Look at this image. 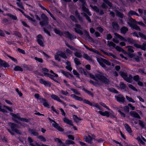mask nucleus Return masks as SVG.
Returning <instances> with one entry per match:
<instances>
[{
	"label": "nucleus",
	"instance_id": "nucleus-1",
	"mask_svg": "<svg viewBox=\"0 0 146 146\" xmlns=\"http://www.w3.org/2000/svg\"><path fill=\"white\" fill-rule=\"evenodd\" d=\"M101 74H96L94 76L92 74H90V76L91 78L96 80H99L105 84L107 83L108 82V80Z\"/></svg>",
	"mask_w": 146,
	"mask_h": 146
},
{
	"label": "nucleus",
	"instance_id": "nucleus-2",
	"mask_svg": "<svg viewBox=\"0 0 146 146\" xmlns=\"http://www.w3.org/2000/svg\"><path fill=\"white\" fill-rule=\"evenodd\" d=\"M11 115L13 117V119L14 121L20 124H21L22 122H28L29 121L28 119L20 117L19 114L17 113V114H15L13 113H11Z\"/></svg>",
	"mask_w": 146,
	"mask_h": 146
},
{
	"label": "nucleus",
	"instance_id": "nucleus-3",
	"mask_svg": "<svg viewBox=\"0 0 146 146\" xmlns=\"http://www.w3.org/2000/svg\"><path fill=\"white\" fill-rule=\"evenodd\" d=\"M114 35L116 37L119 38L121 41H123L124 42L127 41L128 43H129L131 44H134V43H136L135 40H134L132 38L128 37L126 39L124 37L116 33H114Z\"/></svg>",
	"mask_w": 146,
	"mask_h": 146
},
{
	"label": "nucleus",
	"instance_id": "nucleus-4",
	"mask_svg": "<svg viewBox=\"0 0 146 146\" xmlns=\"http://www.w3.org/2000/svg\"><path fill=\"white\" fill-rule=\"evenodd\" d=\"M40 17L42 21L40 22V25L42 27L47 25L49 20L48 17L43 13L41 14Z\"/></svg>",
	"mask_w": 146,
	"mask_h": 146
},
{
	"label": "nucleus",
	"instance_id": "nucleus-5",
	"mask_svg": "<svg viewBox=\"0 0 146 146\" xmlns=\"http://www.w3.org/2000/svg\"><path fill=\"white\" fill-rule=\"evenodd\" d=\"M98 112L100 114L103 116H106L108 117H110L112 118H114L115 117L114 113L111 110H110L109 112L107 111L104 112L101 111H99Z\"/></svg>",
	"mask_w": 146,
	"mask_h": 146
},
{
	"label": "nucleus",
	"instance_id": "nucleus-6",
	"mask_svg": "<svg viewBox=\"0 0 146 146\" xmlns=\"http://www.w3.org/2000/svg\"><path fill=\"white\" fill-rule=\"evenodd\" d=\"M36 41L38 44L41 46L44 47V45L43 40L44 38L42 35L41 34L38 35L36 37Z\"/></svg>",
	"mask_w": 146,
	"mask_h": 146
},
{
	"label": "nucleus",
	"instance_id": "nucleus-7",
	"mask_svg": "<svg viewBox=\"0 0 146 146\" xmlns=\"http://www.w3.org/2000/svg\"><path fill=\"white\" fill-rule=\"evenodd\" d=\"M121 75L125 80L129 83H131L132 81V76L129 74L128 76L127 74H121Z\"/></svg>",
	"mask_w": 146,
	"mask_h": 146
},
{
	"label": "nucleus",
	"instance_id": "nucleus-8",
	"mask_svg": "<svg viewBox=\"0 0 146 146\" xmlns=\"http://www.w3.org/2000/svg\"><path fill=\"white\" fill-rule=\"evenodd\" d=\"M122 109H123L126 112H128L129 111V108L128 106H125L123 108L122 107H119L117 108V110L120 113L122 117H124L125 116V114L124 113L121 112Z\"/></svg>",
	"mask_w": 146,
	"mask_h": 146
},
{
	"label": "nucleus",
	"instance_id": "nucleus-9",
	"mask_svg": "<svg viewBox=\"0 0 146 146\" xmlns=\"http://www.w3.org/2000/svg\"><path fill=\"white\" fill-rule=\"evenodd\" d=\"M75 27L74 29L75 31L77 33L81 35H83V33L82 31L80 30L81 29H82L81 26L79 24H75Z\"/></svg>",
	"mask_w": 146,
	"mask_h": 146
},
{
	"label": "nucleus",
	"instance_id": "nucleus-10",
	"mask_svg": "<svg viewBox=\"0 0 146 146\" xmlns=\"http://www.w3.org/2000/svg\"><path fill=\"white\" fill-rule=\"evenodd\" d=\"M134 46L137 48H140L144 51L146 50V42H144L142 45H141L137 44L135 43L133 45Z\"/></svg>",
	"mask_w": 146,
	"mask_h": 146
},
{
	"label": "nucleus",
	"instance_id": "nucleus-11",
	"mask_svg": "<svg viewBox=\"0 0 146 146\" xmlns=\"http://www.w3.org/2000/svg\"><path fill=\"white\" fill-rule=\"evenodd\" d=\"M138 34V35L136 32H134L131 34L133 36H136L137 38L139 37V35L141 38L144 40H146V35L140 32H139Z\"/></svg>",
	"mask_w": 146,
	"mask_h": 146
},
{
	"label": "nucleus",
	"instance_id": "nucleus-12",
	"mask_svg": "<svg viewBox=\"0 0 146 146\" xmlns=\"http://www.w3.org/2000/svg\"><path fill=\"white\" fill-rule=\"evenodd\" d=\"M64 34L65 36V37L72 40L73 39H75L76 38V36L70 33L68 31H65Z\"/></svg>",
	"mask_w": 146,
	"mask_h": 146
},
{
	"label": "nucleus",
	"instance_id": "nucleus-13",
	"mask_svg": "<svg viewBox=\"0 0 146 146\" xmlns=\"http://www.w3.org/2000/svg\"><path fill=\"white\" fill-rule=\"evenodd\" d=\"M7 110H8L10 111H13V110L11 108H9L5 106H4L3 107L1 106L0 103V111L4 113H7Z\"/></svg>",
	"mask_w": 146,
	"mask_h": 146
},
{
	"label": "nucleus",
	"instance_id": "nucleus-14",
	"mask_svg": "<svg viewBox=\"0 0 146 146\" xmlns=\"http://www.w3.org/2000/svg\"><path fill=\"white\" fill-rule=\"evenodd\" d=\"M44 76L49 77L54 81L58 77V75L56 74H44ZM41 76H44L43 74H40Z\"/></svg>",
	"mask_w": 146,
	"mask_h": 146
},
{
	"label": "nucleus",
	"instance_id": "nucleus-15",
	"mask_svg": "<svg viewBox=\"0 0 146 146\" xmlns=\"http://www.w3.org/2000/svg\"><path fill=\"white\" fill-rule=\"evenodd\" d=\"M8 125L11 127V129L13 131H14L17 133H20V131L18 130L17 129L18 127L17 125L11 123H9Z\"/></svg>",
	"mask_w": 146,
	"mask_h": 146
},
{
	"label": "nucleus",
	"instance_id": "nucleus-16",
	"mask_svg": "<svg viewBox=\"0 0 146 146\" xmlns=\"http://www.w3.org/2000/svg\"><path fill=\"white\" fill-rule=\"evenodd\" d=\"M90 7L97 13H99V15H100L104 14V13L103 11L102 10H100V11L98 8L96 6H93L92 5H90Z\"/></svg>",
	"mask_w": 146,
	"mask_h": 146
},
{
	"label": "nucleus",
	"instance_id": "nucleus-17",
	"mask_svg": "<svg viewBox=\"0 0 146 146\" xmlns=\"http://www.w3.org/2000/svg\"><path fill=\"white\" fill-rule=\"evenodd\" d=\"M49 120L50 121L53 122L52 123V125L54 127L56 128L58 130L60 131H62L63 129L60 127L59 125L57 124L55 121L52 119H51L49 118Z\"/></svg>",
	"mask_w": 146,
	"mask_h": 146
},
{
	"label": "nucleus",
	"instance_id": "nucleus-18",
	"mask_svg": "<svg viewBox=\"0 0 146 146\" xmlns=\"http://www.w3.org/2000/svg\"><path fill=\"white\" fill-rule=\"evenodd\" d=\"M51 97L54 100L60 102L62 103V104H63L65 106H66V104L63 101L60 100L59 98L57 96L54 94H52L51 95Z\"/></svg>",
	"mask_w": 146,
	"mask_h": 146
},
{
	"label": "nucleus",
	"instance_id": "nucleus-19",
	"mask_svg": "<svg viewBox=\"0 0 146 146\" xmlns=\"http://www.w3.org/2000/svg\"><path fill=\"white\" fill-rule=\"evenodd\" d=\"M9 64L5 61L0 58V67H3L5 68H9Z\"/></svg>",
	"mask_w": 146,
	"mask_h": 146
},
{
	"label": "nucleus",
	"instance_id": "nucleus-20",
	"mask_svg": "<svg viewBox=\"0 0 146 146\" xmlns=\"http://www.w3.org/2000/svg\"><path fill=\"white\" fill-rule=\"evenodd\" d=\"M117 100L121 103H123L125 101V98L122 95H119L117 96H115Z\"/></svg>",
	"mask_w": 146,
	"mask_h": 146
},
{
	"label": "nucleus",
	"instance_id": "nucleus-21",
	"mask_svg": "<svg viewBox=\"0 0 146 146\" xmlns=\"http://www.w3.org/2000/svg\"><path fill=\"white\" fill-rule=\"evenodd\" d=\"M39 82L41 84H44L46 87H50L51 86V83L48 81L40 79L39 80Z\"/></svg>",
	"mask_w": 146,
	"mask_h": 146
},
{
	"label": "nucleus",
	"instance_id": "nucleus-22",
	"mask_svg": "<svg viewBox=\"0 0 146 146\" xmlns=\"http://www.w3.org/2000/svg\"><path fill=\"white\" fill-rule=\"evenodd\" d=\"M56 54L57 55H59V56L64 59L67 58V56L64 52L59 51L57 52Z\"/></svg>",
	"mask_w": 146,
	"mask_h": 146
},
{
	"label": "nucleus",
	"instance_id": "nucleus-23",
	"mask_svg": "<svg viewBox=\"0 0 146 146\" xmlns=\"http://www.w3.org/2000/svg\"><path fill=\"white\" fill-rule=\"evenodd\" d=\"M129 24L131 27L133 29L139 31H141L140 27L136 24L134 23L133 22H131Z\"/></svg>",
	"mask_w": 146,
	"mask_h": 146
},
{
	"label": "nucleus",
	"instance_id": "nucleus-24",
	"mask_svg": "<svg viewBox=\"0 0 146 146\" xmlns=\"http://www.w3.org/2000/svg\"><path fill=\"white\" fill-rule=\"evenodd\" d=\"M22 67L25 69L29 71L32 70L34 68L33 66L25 64H24L22 65Z\"/></svg>",
	"mask_w": 146,
	"mask_h": 146
},
{
	"label": "nucleus",
	"instance_id": "nucleus-25",
	"mask_svg": "<svg viewBox=\"0 0 146 146\" xmlns=\"http://www.w3.org/2000/svg\"><path fill=\"white\" fill-rule=\"evenodd\" d=\"M75 15L77 18L78 19V20L81 23H82L83 22V18L80 16V14L78 13V11L76 10L75 12Z\"/></svg>",
	"mask_w": 146,
	"mask_h": 146
},
{
	"label": "nucleus",
	"instance_id": "nucleus-26",
	"mask_svg": "<svg viewBox=\"0 0 146 146\" xmlns=\"http://www.w3.org/2000/svg\"><path fill=\"white\" fill-rule=\"evenodd\" d=\"M127 15L129 17L133 15H135L138 17L140 16V15L137 13L133 10H130L128 13Z\"/></svg>",
	"mask_w": 146,
	"mask_h": 146
},
{
	"label": "nucleus",
	"instance_id": "nucleus-27",
	"mask_svg": "<svg viewBox=\"0 0 146 146\" xmlns=\"http://www.w3.org/2000/svg\"><path fill=\"white\" fill-rule=\"evenodd\" d=\"M84 46L86 48V49L90 50V51L93 52L97 54L98 55L100 54V52L98 50H94V48H89L87 45H84Z\"/></svg>",
	"mask_w": 146,
	"mask_h": 146
},
{
	"label": "nucleus",
	"instance_id": "nucleus-28",
	"mask_svg": "<svg viewBox=\"0 0 146 146\" xmlns=\"http://www.w3.org/2000/svg\"><path fill=\"white\" fill-rule=\"evenodd\" d=\"M83 57L90 62L92 63L94 62V61L87 54H84L83 55Z\"/></svg>",
	"mask_w": 146,
	"mask_h": 146
},
{
	"label": "nucleus",
	"instance_id": "nucleus-29",
	"mask_svg": "<svg viewBox=\"0 0 146 146\" xmlns=\"http://www.w3.org/2000/svg\"><path fill=\"white\" fill-rule=\"evenodd\" d=\"M115 12L116 15L117 17L122 19L123 18L124 15L123 13H121L117 10H115Z\"/></svg>",
	"mask_w": 146,
	"mask_h": 146
},
{
	"label": "nucleus",
	"instance_id": "nucleus-30",
	"mask_svg": "<svg viewBox=\"0 0 146 146\" xmlns=\"http://www.w3.org/2000/svg\"><path fill=\"white\" fill-rule=\"evenodd\" d=\"M128 28L125 26H124L121 28L120 29V32L121 33L125 34L128 31Z\"/></svg>",
	"mask_w": 146,
	"mask_h": 146
},
{
	"label": "nucleus",
	"instance_id": "nucleus-31",
	"mask_svg": "<svg viewBox=\"0 0 146 146\" xmlns=\"http://www.w3.org/2000/svg\"><path fill=\"white\" fill-rule=\"evenodd\" d=\"M93 138L92 137L89 135H88V136H86L84 137L85 141L88 143H91Z\"/></svg>",
	"mask_w": 146,
	"mask_h": 146
},
{
	"label": "nucleus",
	"instance_id": "nucleus-32",
	"mask_svg": "<svg viewBox=\"0 0 146 146\" xmlns=\"http://www.w3.org/2000/svg\"><path fill=\"white\" fill-rule=\"evenodd\" d=\"M112 25L114 29L117 30H118L119 29V26L116 22H113L112 23Z\"/></svg>",
	"mask_w": 146,
	"mask_h": 146
},
{
	"label": "nucleus",
	"instance_id": "nucleus-33",
	"mask_svg": "<svg viewBox=\"0 0 146 146\" xmlns=\"http://www.w3.org/2000/svg\"><path fill=\"white\" fill-rule=\"evenodd\" d=\"M130 115L131 116L139 118L140 119V117L139 116V115L135 111H133L130 112Z\"/></svg>",
	"mask_w": 146,
	"mask_h": 146
},
{
	"label": "nucleus",
	"instance_id": "nucleus-34",
	"mask_svg": "<svg viewBox=\"0 0 146 146\" xmlns=\"http://www.w3.org/2000/svg\"><path fill=\"white\" fill-rule=\"evenodd\" d=\"M55 141L58 142V144L59 146H66L65 144L62 142L61 140L57 138L55 139Z\"/></svg>",
	"mask_w": 146,
	"mask_h": 146
},
{
	"label": "nucleus",
	"instance_id": "nucleus-35",
	"mask_svg": "<svg viewBox=\"0 0 146 146\" xmlns=\"http://www.w3.org/2000/svg\"><path fill=\"white\" fill-rule=\"evenodd\" d=\"M82 8L83 11L86 12L90 16L92 15V14L90 12L88 8L84 6H82Z\"/></svg>",
	"mask_w": 146,
	"mask_h": 146
},
{
	"label": "nucleus",
	"instance_id": "nucleus-36",
	"mask_svg": "<svg viewBox=\"0 0 146 146\" xmlns=\"http://www.w3.org/2000/svg\"><path fill=\"white\" fill-rule=\"evenodd\" d=\"M70 96L73 98L75 100L80 101H82V99L81 98L77 96L74 94H71L70 95Z\"/></svg>",
	"mask_w": 146,
	"mask_h": 146
},
{
	"label": "nucleus",
	"instance_id": "nucleus-37",
	"mask_svg": "<svg viewBox=\"0 0 146 146\" xmlns=\"http://www.w3.org/2000/svg\"><path fill=\"white\" fill-rule=\"evenodd\" d=\"M54 33L60 36H63V32H61L60 30L56 28L54 29Z\"/></svg>",
	"mask_w": 146,
	"mask_h": 146
},
{
	"label": "nucleus",
	"instance_id": "nucleus-38",
	"mask_svg": "<svg viewBox=\"0 0 146 146\" xmlns=\"http://www.w3.org/2000/svg\"><path fill=\"white\" fill-rule=\"evenodd\" d=\"M40 102L43 103V105L45 107L48 108L49 107V105L45 99L44 98H42Z\"/></svg>",
	"mask_w": 146,
	"mask_h": 146
},
{
	"label": "nucleus",
	"instance_id": "nucleus-39",
	"mask_svg": "<svg viewBox=\"0 0 146 146\" xmlns=\"http://www.w3.org/2000/svg\"><path fill=\"white\" fill-rule=\"evenodd\" d=\"M63 119L64 123L68 124L70 125H72V122L71 120L68 119L66 117L64 118Z\"/></svg>",
	"mask_w": 146,
	"mask_h": 146
},
{
	"label": "nucleus",
	"instance_id": "nucleus-40",
	"mask_svg": "<svg viewBox=\"0 0 146 146\" xmlns=\"http://www.w3.org/2000/svg\"><path fill=\"white\" fill-rule=\"evenodd\" d=\"M7 15L14 20L16 21L17 20V17L16 16L13 15L11 13H7Z\"/></svg>",
	"mask_w": 146,
	"mask_h": 146
},
{
	"label": "nucleus",
	"instance_id": "nucleus-41",
	"mask_svg": "<svg viewBox=\"0 0 146 146\" xmlns=\"http://www.w3.org/2000/svg\"><path fill=\"white\" fill-rule=\"evenodd\" d=\"M124 126L125 129L127 132L131 133L132 132V130L130 126L127 124H125Z\"/></svg>",
	"mask_w": 146,
	"mask_h": 146
},
{
	"label": "nucleus",
	"instance_id": "nucleus-42",
	"mask_svg": "<svg viewBox=\"0 0 146 146\" xmlns=\"http://www.w3.org/2000/svg\"><path fill=\"white\" fill-rule=\"evenodd\" d=\"M38 5L39 7L41 8L44 10L46 11L50 15H51V14H52V13H51V12L49 10L46 9L44 7L42 6L40 3H38Z\"/></svg>",
	"mask_w": 146,
	"mask_h": 146
},
{
	"label": "nucleus",
	"instance_id": "nucleus-43",
	"mask_svg": "<svg viewBox=\"0 0 146 146\" xmlns=\"http://www.w3.org/2000/svg\"><path fill=\"white\" fill-rule=\"evenodd\" d=\"M73 118L75 121L76 123H78L81 120V119L78 117L76 115H74L73 116Z\"/></svg>",
	"mask_w": 146,
	"mask_h": 146
},
{
	"label": "nucleus",
	"instance_id": "nucleus-44",
	"mask_svg": "<svg viewBox=\"0 0 146 146\" xmlns=\"http://www.w3.org/2000/svg\"><path fill=\"white\" fill-rule=\"evenodd\" d=\"M14 70L16 71H21L23 72V70L22 68H21L19 66H17L15 67Z\"/></svg>",
	"mask_w": 146,
	"mask_h": 146
},
{
	"label": "nucleus",
	"instance_id": "nucleus-45",
	"mask_svg": "<svg viewBox=\"0 0 146 146\" xmlns=\"http://www.w3.org/2000/svg\"><path fill=\"white\" fill-rule=\"evenodd\" d=\"M28 142L29 143L30 145L32 146H36V144H38L37 143H36L35 144H34L33 143V140L30 137H29L28 138Z\"/></svg>",
	"mask_w": 146,
	"mask_h": 146
},
{
	"label": "nucleus",
	"instance_id": "nucleus-46",
	"mask_svg": "<svg viewBox=\"0 0 146 146\" xmlns=\"http://www.w3.org/2000/svg\"><path fill=\"white\" fill-rule=\"evenodd\" d=\"M70 18L72 21L74 22L75 23H77L78 22L77 20L74 15H70Z\"/></svg>",
	"mask_w": 146,
	"mask_h": 146
},
{
	"label": "nucleus",
	"instance_id": "nucleus-47",
	"mask_svg": "<svg viewBox=\"0 0 146 146\" xmlns=\"http://www.w3.org/2000/svg\"><path fill=\"white\" fill-rule=\"evenodd\" d=\"M125 97L127 100L129 102L134 103L135 101L131 98L127 96H125Z\"/></svg>",
	"mask_w": 146,
	"mask_h": 146
},
{
	"label": "nucleus",
	"instance_id": "nucleus-48",
	"mask_svg": "<svg viewBox=\"0 0 146 146\" xmlns=\"http://www.w3.org/2000/svg\"><path fill=\"white\" fill-rule=\"evenodd\" d=\"M107 43L109 47L113 46V48L115 47L116 44L112 42L108 41Z\"/></svg>",
	"mask_w": 146,
	"mask_h": 146
},
{
	"label": "nucleus",
	"instance_id": "nucleus-49",
	"mask_svg": "<svg viewBox=\"0 0 146 146\" xmlns=\"http://www.w3.org/2000/svg\"><path fill=\"white\" fill-rule=\"evenodd\" d=\"M74 61L76 66H78L81 64L80 60L76 58H74Z\"/></svg>",
	"mask_w": 146,
	"mask_h": 146
},
{
	"label": "nucleus",
	"instance_id": "nucleus-50",
	"mask_svg": "<svg viewBox=\"0 0 146 146\" xmlns=\"http://www.w3.org/2000/svg\"><path fill=\"white\" fill-rule=\"evenodd\" d=\"M101 60L106 65L108 66L111 65V63L108 60L103 58H101Z\"/></svg>",
	"mask_w": 146,
	"mask_h": 146
},
{
	"label": "nucleus",
	"instance_id": "nucleus-51",
	"mask_svg": "<svg viewBox=\"0 0 146 146\" xmlns=\"http://www.w3.org/2000/svg\"><path fill=\"white\" fill-rule=\"evenodd\" d=\"M126 48H127L128 51L131 53H133L134 52V50L132 49L133 47L131 46H126Z\"/></svg>",
	"mask_w": 146,
	"mask_h": 146
},
{
	"label": "nucleus",
	"instance_id": "nucleus-52",
	"mask_svg": "<svg viewBox=\"0 0 146 146\" xmlns=\"http://www.w3.org/2000/svg\"><path fill=\"white\" fill-rule=\"evenodd\" d=\"M104 2L107 4L109 7H111L112 6V3L108 0H103Z\"/></svg>",
	"mask_w": 146,
	"mask_h": 146
},
{
	"label": "nucleus",
	"instance_id": "nucleus-53",
	"mask_svg": "<svg viewBox=\"0 0 146 146\" xmlns=\"http://www.w3.org/2000/svg\"><path fill=\"white\" fill-rule=\"evenodd\" d=\"M65 44L67 47H68L71 50H77V49L76 48L70 45L68 43H65Z\"/></svg>",
	"mask_w": 146,
	"mask_h": 146
},
{
	"label": "nucleus",
	"instance_id": "nucleus-54",
	"mask_svg": "<svg viewBox=\"0 0 146 146\" xmlns=\"http://www.w3.org/2000/svg\"><path fill=\"white\" fill-rule=\"evenodd\" d=\"M84 16L86 17V19L90 23L92 22L91 20L90 17L85 13H84Z\"/></svg>",
	"mask_w": 146,
	"mask_h": 146
},
{
	"label": "nucleus",
	"instance_id": "nucleus-55",
	"mask_svg": "<svg viewBox=\"0 0 146 146\" xmlns=\"http://www.w3.org/2000/svg\"><path fill=\"white\" fill-rule=\"evenodd\" d=\"M74 54L76 56L79 58H81L82 56V55L78 51H76L74 53Z\"/></svg>",
	"mask_w": 146,
	"mask_h": 146
},
{
	"label": "nucleus",
	"instance_id": "nucleus-56",
	"mask_svg": "<svg viewBox=\"0 0 146 146\" xmlns=\"http://www.w3.org/2000/svg\"><path fill=\"white\" fill-rule=\"evenodd\" d=\"M136 139L139 143L140 144L142 145H144L145 144L144 142L141 140L139 136Z\"/></svg>",
	"mask_w": 146,
	"mask_h": 146
},
{
	"label": "nucleus",
	"instance_id": "nucleus-57",
	"mask_svg": "<svg viewBox=\"0 0 146 146\" xmlns=\"http://www.w3.org/2000/svg\"><path fill=\"white\" fill-rule=\"evenodd\" d=\"M13 35L15 36H17L19 38H21L22 36V35L18 31H15Z\"/></svg>",
	"mask_w": 146,
	"mask_h": 146
},
{
	"label": "nucleus",
	"instance_id": "nucleus-58",
	"mask_svg": "<svg viewBox=\"0 0 146 146\" xmlns=\"http://www.w3.org/2000/svg\"><path fill=\"white\" fill-rule=\"evenodd\" d=\"M41 141L43 142H45L46 140L45 138L42 136H39L37 137Z\"/></svg>",
	"mask_w": 146,
	"mask_h": 146
},
{
	"label": "nucleus",
	"instance_id": "nucleus-59",
	"mask_svg": "<svg viewBox=\"0 0 146 146\" xmlns=\"http://www.w3.org/2000/svg\"><path fill=\"white\" fill-rule=\"evenodd\" d=\"M35 59L36 60L38 61L40 63H42L43 61V59L42 58H39L37 57H35Z\"/></svg>",
	"mask_w": 146,
	"mask_h": 146
},
{
	"label": "nucleus",
	"instance_id": "nucleus-60",
	"mask_svg": "<svg viewBox=\"0 0 146 146\" xmlns=\"http://www.w3.org/2000/svg\"><path fill=\"white\" fill-rule=\"evenodd\" d=\"M8 57L11 59L13 61H14L16 63H17V60L13 57H12L10 56H8Z\"/></svg>",
	"mask_w": 146,
	"mask_h": 146
},
{
	"label": "nucleus",
	"instance_id": "nucleus-61",
	"mask_svg": "<svg viewBox=\"0 0 146 146\" xmlns=\"http://www.w3.org/2000/svg\"><path fill=\"white\" fill-rule=\"evenodd\" d=\"M16 4H17V5L21 9H24V8L22 3H20L19 2H17Z\"/></svg>",
	"mask_w": 146,
	"mask_h": 146
},
{
	"label": "nucleus",
	"instance_id": "nucleus-62",
	"mask_svg": "<svg viewBox=\"0 0 146 146\" xmlns=\"http://www.w3.org/2000/svg\"><path fill=\"white\" fill-rule=\"evenodd\" d=\"M129 87V88L135 91H137V90L133 85H132L131 84H129L128 85Z\"/></svg>",
	"mask_w": 146,
	"mask_h": 146
},
{
	"label": "nucleus",
	"instance_id": "nucleus-63",
	"mask_svg": "<svg viewBox=\"0 0 146 146\" xmlns=\"http://www.w3.org/2000/svg\"><path fill=\"white\" fill-rule=\"evenodd\" d=\"M112 37V36L111 34H107L106 35V39L108 40H109L111 39Z\"/></svg>",
	"mask_w": 146,
	"mask_h": 146
},
{
	"label": "nucleus",
	"instance_id": "nucleus-64",
	"mask_svg": "<svg viewBox=\"0 0 146 146\" xmlns=\"http://www.w3.org/2000/svg\"><path fill=\"white\" fill-rule=\"evenodd\" d=\"M114 48H115L119 52H121V50L122 49V48L118 46H116L115 47H114Z\"/></svg>",
	"mask_w": 146,
	"mask_h": 146
}]
</instances>
